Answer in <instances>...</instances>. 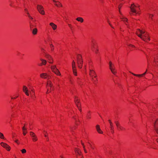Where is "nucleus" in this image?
<instances>
[{
	"instance_id": "33",
	"label": "nucleus",
	"mask_w": 158,
	"mask_h": 158,
	"mask_svg": "<svg viewBox=\"0 0 158 158\" xmlns=\"http://www.w3.org/2000/svg\"><path fill=\"white\" fill-rule=\"evenodd\" d=\"M55 5L58 7H61L62 6V5L60 2L58 1L57 2L56 4H55Z\"/></svg>"
},
{
	"instance_id": "22",
	"label": "nucleus",
	"mask_w": 158,
	"mask_h": 158,
	"mask_svg": "<svg viewBox=\"0 0 158 158\" xmlns=\"http://www.w3.org/2000/svg\"><path fill=\"white\" fill-rule=\"evenodd\" d=\"M108 121L110 124V128L111 132L112 134H113L114 133V127L113 126V124L110 120V119Z\"/></svg>"
},
{
	"instance_id": "54",
	"label": "nucleus",
	"mask_w": 158,
	"mask_h": 158,
	"mask_svg": "<svg viewBox=\"0 0 158 158\" xmlns=\"http://www.w3.org/2000/svg\"><path fill=\"white\" fill-rule=\"evenodd\" d=\"M68 26L69 27H70V28H71L72 27V25L71 24H68Z\"/></svg>"
},
{
	"instance_id": "29",
	"label": "nucleus",
	"mask_w": 158,
	"mask_h": 158,
	"mask_svg": "<svg viewBox=\"0 0 158 158\" xmlns=\"http://www.w3.org/2000/svg\"><path fill=\"white\" fill-rule=\"evenodd\" d=\"M72 70L73 73L74 75L75 76H77V68L72 69Z\"/></svg>"
},
{
	"instance_id": "16",
	"label": "nucleus",
	"mask_w": 158,
	"mask_h": 158,
	"mask_svg": "<svg viewBox=\"0 0 158 158\" xmlns=\"http://www.w3.org/2000/svg\"><path fill=\"white\" fill-rule=\"evenodd\" d=\"M75 102L77 107L78 108V109L80 112H81V104L80 102V100L78 99V98H75Z\"/></svg>"
},
{
	"instance_id": "17",
	"label": "nucleus",
	"mask_w": 158,
	"mask_h": 158,
	"mask_svg": "<svg viewBox=\"0 0 158 158\" xmlns=\"http://www.w3.org/2000/svg\"><path fill=\"white\" fill-rule=\"evenodd\" d=\"M45 57L47 59L49 63L50 64L53 63L54 60L51 56L48 54H46L45 55Z\"/></svg>"
},
{
	"instance_id": "8",
	"label": "nucleus",
	"mask_w": 158,
	"mask_h": 158,
	"mask_svg": "<svg viewBox=\"0 0 158 158\" xmlns=\"http://www.w3.org/2000/svg\"><path fill=\"white\" fill-rule=\"evenodd\" d=\"M92 49L93 51H94L96 54H98L99 53V49L98 46L97 44V43L95 41H92Z\"/></svg>"
},
{
	"instance_id": "55",
	"label": "nucleus",
	"mask_w": 158,
	"mask_h": 158,
	"mask_svg": "<svg viewBox=\"0 0 158 158\" xmlns=\"http://www.w3.org/2000/svg\"><path fill=\"white\" fill-rule=\"evenodd\" d=\"M109 24L112 28H114V27L112 26L111 25L110 23H109Z\"/></svg>"
},
{
	"instance_id": "45",
	"label": "nucleus",
	"mask_w": 158,
	"mask_h": 158,
	"mask_svg": "<svg viewBox=\"0 0 158 158\" xmlns=\"http://www.w3.org/2000/svg\"><path fill=\"white\" fill-rule=\"evenodd\" d=\"M24 11H25V12L28 15H29V14L28 12V10L27 8H26L24 9Z\"/></svg>"
},
{
	"instance_id": "51",
	"label": "nucleus",
	"mask_w": 158,
	"mask_h": 158,
	"mask_svg": "<svg viewBox=\"0 0 158 158\" xmlns=\"http://www.w3.org/2000/svg\"><path fill=\"white\" fill-rule=\"evenodd\" d=\"M28 16L30 19H31V20H32L33 19V18L32 17H31V16H30L29 15H28Z\"/></svg>"
},
{
	"instance_id": "36",
	"label": "nucleus",
	"mask_w": 158,
	"mask_h": 158,
	"mask_svg": "<svg viewBox=\"0 0 158 158\" xmlns=\"http://www.w3.org/2000/svg\"><path fill=\"white\" fill-rule=\"evenodd\" d=\"M19 95L18 94H17L13 96V97H11V99H15L19 97Z\"/></svg>"
},
{
	"instance_id": "11",
	"label": "nucleus",
	"mask_w": 158,
	"mask_h": 158,
	"mask_svg": "<svg viewBox=\"0 0 158 158\" xmlns=\"http://www.w3.org/2000/svg\"><path fill=\"white\" fill-rule=\"evenodd\" d=\"M74 151L77 158H83L81 151L79 148H76Z\"/></svg>"
},
{
	"instance_id": "38",
	"label": "nucleus",
	"mask_w": 158,
	"mask_h": 158,
	"mask_svg": "<svg viewBox=\"0 0 158 158\" xmlns=\"http://www.w3.org/2000/svg\"><path fill=\"white\" fill-rule=\"evenodd\" d=\"M50 48L52 51H53L54 49V46L52 44H51L50 45Z\"/></svg>"
},
{
	"instance_id": "1",
	"label": "nucleus",
	"mask_w": 158,
	"mask_h": 158,
	"mask_svg": "<svg viewBox=\"0 0 158 158\" xmlns=\"http://www.w3.org/2000/svg\"><path fill=\"white\" fill-rule=\"evenodd\" d=\"M136 34L144 41L147 42L150 40L148 34L147 32H145L143 31L138 29L136 31Z\"/></svg>"
},
{
	"instance_id": "32",
	"label": "nucleus",
	"mask_w": 158,
	"mask_h": 158,
	"mask_svg": "<svg viewBox=\"0 0 158 158\" xmlns=\"http://www.w3.org/2000/svg\"><path fill=\"white\" fill-rule=\"evenodd\" d=\"M129 48L131 49V50H135V46L132 44H130L129 45Z\"/></svg>"
},
{
	"instance_id": "9",
	"label": "nucleus",
	"mask_w": 158,
	"mask_h": 158,
	"mask_svg": "<svg viewBox=\"0 0 158 158\" xmlns=\"http://www.w3.org/2000/svg\"><path fill=\"white\" fill-rule=\"evenodd\" d=\"M109 68L111 73L114 75L117 73V71L115 67L114 64L111 61L109 62Z\"/></svg>"
},
{
	"instance_id": "13",
	"label": "nucleus",
	"mask_w": 158,
	"mask_h": 158,
	"mask_svg": "<svg viewBox=\"0 0 158 158\" xmlns=\"http://www.w3.org/2000/svg\"><path fill=\"white\" fill-rule=\"evenodd\" d=\"M40 77L42 79L47 80L50 79L51 78V76L46 73H44L40 74Z\"/></svg>"
},
{
	"instance_id": "27",
	"label": "nucleus",
	"mask_w": 158,
	"mask_h": 158,
	"mask_svg": "<svg viewBox=\"0 0 158 158\" xmlns=\"http://www.w3.org/2000/svg\"><path fill=\"white\" fill-rule=\"evenodd\" d=\"M23 133L24 135H25L27 133V131L26 128L25 127V126H23L22 128Z\"/></svg>"
},
{
	"instance_id": "48",
	"label": "nucleus",
	"mask_w": 158,
	"mask_h": 158,
	"mask_svg": "<svg viewBox=\"0 0 158 158\" xmlns=\"http://www.w3.org/2000/svg\"><path fill=\"white\" fill-rule=\"evenodd\" d=\"M77 82L79 83L80 82H81V79L79 77H78L77 78Z\"/></svg>"
},
{
	"instance_id": "15",
	"label": "nucleus",
	"mask_w": 158,
	"mask_h": 158,
	"mask_svg": "<svg viewBox=\"0 0 158 158\" xmlns=\"http://www.w3.org/2000/svg\"><path fill=\"white\" fill-rule=\"evenodd\" d=\"M29 133L32 141L33 142H36L38 141V138L34 132L32 131H30Z\"/></svg>"
},
{
	"instance_id": "34",
	"label": "nucleus",
	"mask_w": 158,
	"mask_h": 158,
	"mask_svg": "<svg viewBox=\"0 0 158 158\" xmlns=\"http://www.w3.org/2000/svg\"><path fill=\"white\" fill-rule=\"evenodd\" d=\"M72 69L76 68V63L74 60H73L72 62Z\"/></svg>"
},
{
	"instance_id": "56",
	"label": "nucleus",
	"mask_w": 158,
	"mask_h": 158,
	"mask_svg": "<svg viewBox=\"0 0 158 158\" xmlns=\"http://www.w3.org/2000/svg\"><path fill=\"white\" fill-rule=\"evenodd\" d=\"M143 38H147V37L145 36H143Z\"/></svg>"
},
{
	"instance_id": "37",
	"label": "nucleus",
	"mask_w": 158,
	"mask_h": 158,
	"mask_svg": "<svg viewBox=\"0 0 158 158\" xmlns=\"http://www.w3.org/2000/svg\"><path fill=\"white\" fill-rule=\"evenodd\" d=\"M88 146L90 147L92 149H94V146L93 144H91L90 143H88Z\"/></svg>"
},
{
	"instance_id": "40",
	"label": "nucleus",
	"mask_w": 158,
	"mask_h": 158,
	"mask_svg": "<svg viewBox=\"0 0 158 158\" xmlns=\"http://www.w3.org/2000/svg\"><path fill=\"white\" fill-rule=\"evenodd\" d=\"M22 154H25L26 152V150L25 149H23L20 150Z\"/></svg>"
},
{
	"instance_id": "18",
	"label": "nucleus",
	"mask_w": 158,
	"mask_h": 158,
	"mask_svg": "<svg viewBox=\"0 0 158 158\" xmlns=\"http://www.w3.org/2000/svg\"><path fill=\"white\" fill-rule=\"evenodd\" d=\"M1 145L5 148L7 151H10L11 149L10 147L7 143L3 142L0 143Z\"/></svg>"
},
{
	"instance_id": "3",
	"label": "nucleus",
	"mask_w": 158,
	"mask_h": 158,
	"mask_svg": "<svg viewBox=\"0 0 158 158\" xmlns=\"http://www.w3.org/2000/svg\"><path fill=\"white\" fill-rule=\"evenodd\" d=\"M122 6V4H120L118 6V8L119 10V12L120 14V15L119 16V17L120 18V19H122V21L124 22L125 23L126 25L127 26V27H129V26L127 24L128 22H127V19L125 17L123 14H122V13H121L120 9Z\"/></svg>"
},
{
	"instance_id": "35",
	"label": "nucleus",
	"mask_w": 158,
	"mask_h": 158,
	"mask_svg": "<svg viewBox=\"0 0 158 158\" xmlns=\"http://www.w3.org/2000/svg\"><path fill=\"white\" fill-rule=\"evenodd\" d=\"M43 134H44V136L45 137H47V141H48L49 140V139H48V134L47 132H46V131H43Z\"/></svg>"
},
{
	"instance_id": "24",
	"label": "nucleus",
	"mask_w": 158,
	"mask_h": 158,
	"mask_svg": "<svg viewBox=\"0 0 158 158\" xmlns=\"http://www.w3.org/2000/svg\"><path fill=\"white\" fill-rule=\"evenodd\" d=\"M96 129L97 132L100 134H102L103 133V131L100 128V126L99 125H97L96 126Z\"/></svg>"
},
{
	"instance_id": "39",
	"label": "nucleus",
	"mask_w": 158,
	"mask_h": 158,
	"mask_svg": "<svg viewBox=\"0 0 158 158\" xmlns=\"http://www.w3.org/2000/svg\"><path fill=\"white\" fill-rule=\"evenodd\" d=\"M73 118L75 120V122H76V125H78V123H77V121H78V120H77V117L76 116L75 117H74V116H73Z\"/></svg>"
},
{
	"instance_id": "10",
	"label": "nucleus",
	"mask_w": 158,
	"mask_h": 158,
	"mask_svg": "<svg viewBox=\"0 0 158 158\" xmlns=\"http://www.w3.org/2000/svg\"><path fill=\"white\" fill-rule=\"evenodd\" d=\"M109 68L111 73L114 75L117 73V71L115 67L114 64L111 61L109 62Z\"/></svg>"
},
{
	"instance_id": "20",
	"label": "nucleus",
	"mask_w": 158,
	"mask_h": 158,
	"mask_svg": "<svg viewBox=\"0 0 158 158\" xmlns=\"http://www.w3.org/2000/svg\"><path fill=\"white\" fill-rule=\"evenodd\" d=\"M146 58L147 61L148 66L149 67L150 65V63H151L153 60V57L150 55H147Z\"/></svg>"
},
{
	"instance_id": "12",
	"label": "nucleus",
	"mask_w": 158,
	"mask_h": 158,
	"mask_svg": "<svg viewBox=\"0 0 158 158\" xmlns=\"http://www.w3.org/2000/svg\"><path fill=\"white\" fill-rule=\"evenodd\" d=\"M37 9L39 12L42 15L45 14L44 8L43 6L40 4H38L37 6Z\"/></svg>"
},
{
	"instance_id": "49",
	"label": "nucleus",
	"mask_w": 158,
	"mask_h": 158,
	"mask_svg": "<svg viewBox=\"0 0 158 158\" xmlns=\"http://www.w3.org/2000/svg\"><path fill=\"white\" fill-rule=\"evenodd\" d=\"M153 17V15L152 14H150L149 15V17L150 19H152V18Z\"/></svg>"
},
{
	"instance_id": "46",
	"label": "nucleus",
	"mask_w": 158,
	"mask_h": 158,
	"mask_svg": "<svg viewBox=\"0 0 158 158\" xmlns=\"http://www.w3.org/2000/svg\"><path fill=\"white\" fill-rule=\"evenodd\" d=\"M154 62L156 66H158V62L156 60V58H154Z\"/></svg>"
},
{
	"instance_id": "43",
	"label": "nucleus",
	"mask_w": 158,
	"mask_h": 158,
	"mask_svg": "<svg viewBox=\"0 0 158 158\" xmlns=\"http://www.w3.org/2000/svg\"><path fill=\"white\" fill-rule=\"evenodd\" d=\"M82 145H83V148H84V152L85 153H87V152L86 150L85 149V146L84 145V143H82Z\"/></svg>"
},
{
	"instance_id": "7",
	"label": "nucleus",
	"mask_w": 158,
	"mask_h": 158,
	"mask_svg": "<svg viewBox=\"0 0 158 158\" xmlns=\"http://www.w3.org/2000/svg\"><path fill=\"white\" fill-rule=\"evenodd\" d=\"M77 62L78 68L81 69L82 68L83 65V60L81 55L78 54L77 57Z\"/></svg>"
},
{
	"instance_id": "52",
	"label": "nucleus",
	"mask_w": 158,
	"mask_h": 158,
	"mask_svg": "<svg viewBox=\"0 0 158 158\" xmlns=\"http://www.w3.org/2000/svg\"><path fill=\"white\" fill-rule=\"evenodd\" d=\"M52 1L54 3V4H56V3H57V2L58 1H56V0H52Z\"/></svg>"
},
{
	"instance_id": "6",
	"label": "nucleus",
	"mask_w": 158,
	"mask_h": 158,
	"mask_svg": "<svg viewBox=\"0 0 158 158\" xmlns=\"http://www.w3.org/2000/svg\"><path fill=\"white\" fill-rule=\"evenodd\" d=\"M50 69L52 71L56 76H60L61 75V73L59 69L57 68L56 65H51Z\"/></svg>"
},
{
	"instance_id": "19",
	"label": "nucleus",
	"mask_w": 158,
	"mask_h": 158,
	"mask_svg": "<svg viewBox=\"0 0 158 158\" xmlns=\"http://www.w3.org/2000/svg\"><path fill=\"white\" fill-rule=\"evenodd\" d=\"M117 127L118 130L119 131H123L124 130V128L121 126L118 121H116L115 122Z\"/></svg>"
},
{
	"instance_id": "28",
	"label": "nucleus",
	"mask_w": 158,
	"mask_h": 158,
	"mask_svg": "<svg viewBox=\"0 0 158 158\" xmlns=\"http://www.w3.org/2000/svg\"><path fill=\"white\" fill-rule=\"evenodd\" d=\"M76 19L77 21L81 23H83L84 21V19L83 18L81 17H77Z\"/></svg>"
},
{
	"instance_id": "53",
	"label": "nucleus",
	"mask_w": 158,
	"mask_h": 158,
	"mask_svg": "<svg viewBox=\"0 0 158 158\" xmlns=\"http://www.w3.org/2000/svg\"><path fill=\"white\" fill-rule=\"evenodd\" d=\"M15 142L18 144L19 143V140H15Z\"/></svg>"
},
{
	"instance_id": "47",
	"label": "nucleus",
	"mask_w": 158,
	"mask_h": 158,
	"mask_svg": "<svg viewBox=\"0 0 158 158\" xmlns=\"http://www.w3.org/2000/svg\"><path fill=\"white\" fill-rule=\"evenodd\" d=\"M32 92L33 93V94L32 95L31 97H32V98H33V99H34L35 97V93H34V91H32Z\"/></svg>"
},
{
	"instance_id": "30",
	"label": "nucleus",
	"mask_w": 158,
	"mask_h": 158,
	"mask_svg": "<svg viewBox=\"0 0 158 158\" xmlns=\"http://www.w3.org/2000/svg\"><path fill=\"white\" fill-rule=\"evenodd\" d=\"M86 118L88 119H89L91 118V114L90 111H88L87 112L86 115Z\"/></svg>"
},
{
	"instance_id": "41",
	"label": "nucleus",
	"mask_w": 158,
	"mask_h": 158,
	"mask_svg": "<svg viewBox=\"0 0 158 158\" xmlns=\"http://www.w3.org/2000/svg\"><path fill=\"white\" fill-rule=\"evenodd\" d=\"M0 138L3 139H4V136L3 134L0 132Z\"/></svg>"
},
{
	"instance_id": "42",
	"label": "nucleus",
	"mask_w": 158,
	"mask_h": 158,
	"mask_svg": "<svg viewBox=\"0 0 158 158\" xmlns=\"http://www.w3.org/2000/svg\"><path fill=\"white\" fill-rule=\"evenodd\" d=\"M157 77H155L153 76V79L155 81H157Z\"/></svg>"
},
{
	"instance_id": "26",
	"label": "nucleus",
	"mask_w": 158,
	"mask_h": 158,
	"mask_svg": "<svg viewBox=\"0 0 158 158\" xmlns=\"http://www.w3.org/2000/svg\"><path fill=\"white\" fill-rule=\"evenodd\" d=\"M147 71V70H146V71L144 73H143L141 74H135L131 72H130V73L135 76H137L139 77H143L144 75H145V74L146 73Z\"/></svg>"
},
{
	"instance_id": "23",
	"label": "nucleus",
	"mask_w": 158,
	"mask_h": 158,
	"mask_svg": "<svg viewBox=\"0 0 158 158\" xmlns=\"http://www.w3.org/2000/svg\"><path fill=\"white\" fill-rule=\"evenodd\" d=\"M23 92L25 93V94L27 96L29 95V93L28 91L27 88L26 86H23Z\"/></svg>"
},
{
	"instance_id": "14",
	"label": "nucleus",
	"mask_w": 158,
	"mask_h": 158,
	"mask_svg": "<svg viewBox=\"0 0 158 158\" xmlns=\"http://www.w3.org/2000/svg\"><path fill=\"white\" fill-rule=\"evenodd\" d=\"M20 0H12L10 4V5L13 7H16L19 4Z\"/></svg>"
},
{
	"instance_id": "5",
	"label": "nucleus",
	"mask_w": 158,
	"mask_h": 158,
	"mask_svg": "<svg viewBox=\"0 0 158 158\" xmlns=\"http://www.w3.org/2000/svg\"><path fill=\"white\" fill-rule=\"evenodd\" d=\"M46 88L47 89V94H48L53 90L52 83L50 80H48L47 83Z\"/></svg>"
},
{
	"instance_id": "44",
	"label": "nucleus",
	"mask_w": 158,
	"mask_h": 158,
	"mask_svg": "<svg viewBox=\"0 0 158 158\" xmlns=\"http://www.w3.org/2000/svg\"><path fill=\"white\" fill-rule=\"evenodd\" d=\"M142 140L143 142H144L145 143H146L147 140V139H146V138L144 137L142 138Z\"/></svg>"
},
{
	"instance_id": "21",
	"label": "nucleus",
	"mask_w": 158,
	"mask_h": 158,
	"mask_svg": "<svg viewBox=\"0 0 158 158\" xmlns=\"http://www.w3.org/2000/svg\"><path fill=\"white\" fill-rule=\"evenodd\" d=\"M40 60L41 61V63L38 64V66H41L46 65L47 63V61L46 60L42 58H40Z\"/></svg>"
},
{
	"instance_id": "2",
	"label": "nucleus",
	"mask_w": 158,
	"mask_h": 158,
	"mask_svg": "<svg viewBox=\"0 0 158 158\" xmlns=\"http://www.w3.org/2000/svg\"><path fill=\"white\" fill-rule=\"evenodd\" d=\"M89 75L92 78H95L94 82L96 83L97 81V75L94 70V68L93 66L91 64L89 66Z\"/></svg>"
},
{
	"instance_id": "31",
	"label": "nucleus",
	"mask_w": 158,
	"mask_h": 158,
	"mask_svg": "<svg viewBox=\"0 0 158 158\" xmlns=\"http://www.w3.org/2000/svg\"><path fill=\"white\" fill-rule=\"evenodd\" d=\"M38 30L37 28H35L32 30V33L34 35H36L37 34Z\"/></svg>"
},
{
	"instance_id": "58",
	"label": "nucleus",
	"mask_w": 158,
	"mask_h": 158,
	"mask_svg": "<svg viewBox=\"0 0 158 158\" xmlns=\"http://www.w3.org/2000/svg\"><path fill=\"white\" fill-rule=\"evenodd\" d=\"M42 51H43L44 52V49H41Z\"/></svg>"
},
{
	"instance_id": "4",
	"label": "nucleus",
	"mask_w": 158,
	"mask_h": 158,
	"mask_svg": "<svg viewBox=\"0 0 158 158\" xmlns=\"http://www.w3.org/2000/svg\"><path fill=\"white\" fill-rule=\"evenodd\" d=\"M131 11L135 14H139L140 9L139 5H135L134 4H132L131 6Z\"/></svg>"
},
{
	"instance_id": "50",
	"label": "nucleus",
	"mask_w": 158,
	"mask_h": 158,
	"mask_svg": "<svg viewBox=\"0 0 158 158\" xmlns=\"http://www.w3.org/2000/svg\"><path fill=\"white\" fill-rule=\"evenodd\" d=\"M30 27L31 29L33 28V26L31 23L30 24Z\"/></svg>"
},
{
	"instance_id": "25",
	"label": "nucleus",
	"mask_w": 158,
	"mask_h": 158,
	"mask_svg": "<svg viewBox=\"0 0 158 158\" xmlns=\"http://www.w3.org/2000/svg\"><path fill=\"white\" fill-rule=\"evenodd\" d=\"M49 25L51 26L53 30H55L56 29L57 26V25L55 24L54 23L51 22L49 23Z\"/></svg>"
},
{
	"instance_id": "57",
	"label": "nucleus",
	"mask_w": 158,
	"mask_h": 158,
	"mask_svg": "<svg viewBox=\"0 0 158 158\" xmlns=\"http://www.w3.org/2000/svg\"><path fill=\"white\" fill-rule=\"evenodd\" d=\"M60 158H64L62 156H60Z\"/></svg>"
}]
</instances>
